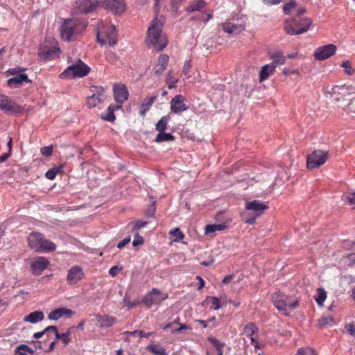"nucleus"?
I'll return each mask as SVG.
<instances>
[{
	"label": "nucleus",
	"mask_w": 355,
	"mask_h": 355,
	"mask_svg": "<svg viewBox=\"0 0 355 355\" xmlns=\"http://www.w3.org/2000/svg\"><path fill=\"white\" fill-rule=\"evenodd\" d=\"M162 21L155 18L148 28L146 42L153 45L158 51L163 50L168 44L166 35L162 33Z\"/></svg>",
	"instance_id": "1"
},
{
	"label": "nucleus",
	"mask_w": 355,
	"mask_h": 355,
	"mask_svg": "<svg viewBox=\"0 0 355 355\" xmlns=\"http://www.w3.org/2000/svg\"><path fill=\"white\" fill-rule=\"evenodd\" d=\"M272 302L279 311L284 315H289L288 310H293L299 306V300L280 292L272 295Z\"/></svg>",
	"instance_id": "2"
},
{
	"label": "nucleus",
	"mask_w": 355,
	"mask_h": 355,
	"mask_svg": "<svg viewBox=\"0 0 355 355\" xmlns=\"http://www.w3.org/2000/svg\"><path fill=\"white\" fill-rule=\"evenodd\" d=\"M351 88L346 85H327L324 88L326 97L339 103L344 101L351 94Z\"/></svg>",
	"instance_id": "3"
},
{
	"label": "nucleus",
	"mask_w": 355,
	"mask_h": 355,
	"mask_svg": "<svg viewBox=\"0 0 355 355\" xmlns=\"http://www.w3.org/2000/svg\"><path fill=\"white\" fill-rule=\"evenodd\" d=\"M90 71V68L82 60H78L75 63L69 66L64 72L60 74L62 78H73L75 77H84Z\"/></svg>",
	"instance_id": "4"
},
{
	"label": "nucleus",
	"mask_w": 355,
	"mask_h": 355,
	"mask_svg": "<svg viewBox=\"0 0 355 355\" xmlns=\"http://www.w3.org/2000/svg\"><path fill=\"white\" fill-rule=\"evenodd\" d=\"M97 39L101 44L114 46L117 42V33L114 25L103 26L97 33Z\"/></svg>",
	"instance_id": "5"
},
{
	"label": "nucleus",
	"mask_w": 355,
	"mask_h": 355,
	"mask_svg": "<svg viewBox=\"0 0 355 355\" xmlns=\"http://www.w3.org/2000/svg\"><path fill=\"white\" fill-rule=\"evenodd\" d=\"M329 157V152L317 150L307 156L306 166L309 169L313 170L323 165Z\"/></svg>",
	"instance_id": "6"
},
{
	"label": "nucleus",
	"mask_w": 355,
	"mask_h": 355,
	"mask_svg": "<svg viewBox=\"0 0 355 355\" xmlns=\"http://www.w3.org/2000/svg\"><path fill=\"white\" fill-rule=\"evenodd\" d=\"M0 110L8 114H15L21 112L24 108L13 99L1 94L0 95Z\"/></svg>",
	"instance_id": "7"
},
{
	"label": "nucleus",
	"mask_w": 355,
	"mask_h": 355,
	"mask_svg": "<svg viewBox=\"0 0 355 355\" xmlns=\"http://www.w3.org/2000/svg\"><path fill=\"white\" fill-rule=\"evenodd\" d=\"M78 23L76 19H67L60 28V34L63 40L70 41L73 34L78 33Z\"/></svg>",
	"instance_id": "8"
},
{
	"label": "nucleus",
	"mask_w": 355,
	"mask_h": 355,
	"mask_svg": "<svg viewBox=\"0 0 355 355\" xmlns=\"http://www.w3.org/2000/svg\"><path fill=\"white\" fill-rule=\"evenodd\" d=\"M337 47L333 44L317 48L314 52V58L317 60H326L336 53Z\"/></svg>",
	"instance_id": "9"
},
{
	"label": "nucleus",
	"mask_w": 355,
	"mask_h": 355,
	"mask_svg": "<svg viewBox=\"0 0 355 355\" xmlns=\"http://www.w3.org/2000/svg\"><path fill=\"white\" fill-rule=\"evenodd\" d=\"M85 278L83 269L79 266H73L69 270L66 281L69 285L77 284Z\"/></svg>",
	"instance_id": "10"
},
{
	"label": "nucleus",
	"mask_w": 355,
	"mask_h": 355,
	"mask_svg": "<svg viewBox=\"0 0 355 355\" xmlns=\"http://www.w3.org/2000/svg\"><path fill=\"white\" fill-rule=\"evenodd\" d=\"M60 52V49L57 46L50 47L44 44L40 46L38 55L40 58L44 60H53L58 57Z\"/></svg>",
	"instance_id": "11"
},
{
	"label": "nucleus",
	"mask_w": 355,
	"mask_h": 355,
	"mask_svg": "<svg viewBox=\"0 0 355 355\" xmlns=\"http://www.w3.org/2000/svg\"><path fill=\"white\" fill-rule=\"evenodd\" d=\"M49 265V260L44 257H37L32 259L31 263V271L33 275H40Z\"/></svg>",
	"instance_id": "12"
},
{
	"label": "nucleus",
	"mask_w": 355,
	"mask_h": 355,
	"mask_svg": "<svg viewBox=\"0 0 355 355\" xmlns=\"http://www.w3.org/2000/svg\"><path fill=\"white\" fill-rule=\"evenodd\" d=\"M184 97L180 94L173 97L171 102V110L175 114H180L188 110L189 107L184 103Z\"/></svg>",
	"instance_id": "13"
},
{
	"label": "nucleus",
	"mask_w": 355,
	"mask_h": 355,
	"mask_svg": "<svg viewBox=\"0 0 355 355\" xmlns=\"http://www.w3.org/2000/svg\"><path fill=\"white\" fill-rule=\"evenodd\" d=\"M259 331L258 327L252 322L248 323L243 328V334L250 338L251 344L254 345L256 349H258L259 344L257 342V335Z\"/></svg>",
	"instance_id": "14"
},
{
	"label": "nucleus",
	"mask_w": 355,
	"mask_h": 355,
	"mask_svg": "<svg viewBox=\"0 0 355 355\" xmlns=\"http://www.w3.org/2000/svg\"><path fill=\"white\" fill-rule=\"evenodd\" d=\"M268 208V206L259 200H254L245 203V209L256 213V216H259Z\"/></svg>",
	"instance_id": "15"
},
{
	"label": "nucleus",
	"mask_w": 355,
	"mask_h": 355,
	"mask_svg": "<svg viewBox=\"0 0 355 355\" xmlns=\"http://www.w3.org/2000/svg\"><path fill=\"white\" fill-rule=\"evenodd\" d=\"M76 6L81 13L92 12L98 7L94 0H78L76 3Z\"/></svg>",
	"instance_id": "16"
},
{
	"label": "nucleus",
	"mask_w": 355,
	"mask_h": 355,
	"mask_svg": "<svg viewBox=\"0 0 355 355\" xmlns=\"http://www.w3.org/2000/svg\"><path fill=\"white\" fill-rule=\"evenodd\" d=\"M105 8L114 13H122L125 11V4L123 0H107Z\"/></svg>",
	"instance_id": "17"
},
{
	"label": "nucleus",
	"mask_w": 355,
	"mask_h": 355,
	"mask_svg": "<svg viewBox=\"0 0 355 355\" xmlns=\"http://www.w3.org/2000/svg\"><path fill=\"white\" fill-rule=\"evenodd\" d=\"M160 294L161 292L159 290L153 288L150 293L145 295L141 303L144 304L148 308L151 307L154 303L160 304L162 300L156 298V296Z\"/></svg>",
	"instance_id": "18"
},
{
	"label": "nucleus",
	"mask_w": 355,
	"mask_h": 355,
	"mask_svg": "<svg viewBox=\"0 0 355 355\" xmlns=\"http://www.w3.org/2000/svg\"><path fill=\"white\" fill-rule=\"evenodd\" d=\"M312 24V20L309 18L304 19V26L299 28L298 30L295 29L291 25L288 24L284 27V30L288 35H300L303 33H305L308 31L310 26Z\"/></svg>",
	"instance_id": "19"
},
{
	"label": "nucleus",
	"mask_w": 355,
	"mask_h": 355,
	"mask_svg": "<svg viewBox=\"0 0 355 355\" xmlns=\"http://www.w3.org/2000/svg\"><path fill=\"white\" fill-rule=\"evenodd\" d=\"M114 94L115 101L119 103H123L128 97V89L123 85H114Z\"/></svg>",
	"instance_id": "20"
},
{
	"label": "nucleus",
	"mask_w": 355,
	"mask_h": 355,
	"mask_svg": "<svg viewBox=\"0 0 355 355\" xmlns=\"http://www.w3.org/2000/svg\"><path fill=\"white\" fill-rule=\"evenodd\" d=\"M222 26H223V30L225 33H227L229 34L237 35L244 31L245 27V24L242 23V24H233V23L226 22V23L223 24Z\"/></svg>",
	"instance_id": "21"
},
{
	"label": "nucleus",
	"mask_w": 355,
	"mask_h": 355,
	"mask_svg": "<svg viewBox=\"0 0 355 355\" xmlns=\"http://www.w3.org/2000/svg\"><path fill=\"white\" fill-rule=\"evenodd\" d=\"M73 314V312L69 309L62 307L56 309L48 315V318L51 320H58L61 317L64 315H67L68 317H71Z\"/></svg>",
	"instance_id": "22"
},
{
	"label": "nucleus",
	"mask_w": 355,
	"mask_h": 355,
	"mask_svg": "<svg viewBox=\"0 0 355 355\" xmlns=\"http://www.w3.org/2000/svg\"><path fill=\"white\" fill-rule=\"evenodd\" d=\"M44 236L39 232H32L29 234L28 238L29 247L37 251L39 246L41 245Z\"/></svg>",
	"instance_id": "23"
},
{
	"label": "nucleus",
	"mask_w": 355,
	"mask_h": 355,
	"mask_svg": "<svg viewBox=\"0 0 355 355\" xmlns=\"http://www.w3.org/2000/svg\"><path fill=\"white\" fill-rule=\"evenodd\" d=\"M275 69H276V64H275L273 63L265 64L264 66H263L261 68V69L259 71V82L261 83V82L267 80L270 75L273 74Z\"/></svg>",
	"instance_id": "24"
},
{
	"label": "nucleus",
	"mask_w": 355,
	"mask_h": 355,
	"mask_svg": "<svg viewBox=\"0 0 355 355\" xmlns=\"http://www.w3.org/2000/svg\"><path fill=\"white\" fill-rule=\"evenodd\" d=\"M168 56L166 54H162L159 56L157 63L153 68L155 75L160 76L163 73L168 64Z\"/></svg>",
	"instance_id": "25"
},
{
	"label": "nucleus",
	"mask_w": 355,
	"mask_h": 355,
	"mask_svg": "<svg viewBox=\"0 0 355 355\" xmlns=\"http://www.w3.org/2000/svg\"><path fill=\"white\" fill-rule=\"evenodd\" d=\"M96 319L101 328H107L112 327L116 322V318L108 315H96Z\"/></svg>",
	"instance_id": "26"
},
{
	"label": "nucleus",
	"mask_w": 355,
	"mask_h": 355,
	"mask_svg": "<svg viewBox=\"0 0 355 355\" xmlns=\"http://www.w3.org/2000/svg\"><path fill=\"white\" fill-rule=\"evenodd\" d=\"M159 96L157 92L155 93L153 96L146 97L144 102L141 103L139 110V114L141 116H144L146 113L149 110L153 103L157 100Z\"/></svg>",
	"instance_id": "27"
},
{
	"label": "nucleus",
	"mask_w": 355,
	"mask_h": 355,
	"mask_svg": "<svg viewBox=\"0 0 355 355\" xmlns=\"http://www.w3.org/2000/svg\"><path fill=\"white\" fill-rule=\"evenodd\" d=\"M105 95L103 94V90L98 92L96 94H93L87 98V104L89 107H94L98 104L103 103L105 100Z\"/></svg>",
	"instance_id": "28"
},
{
	"label": "nucleus",
	"mask_w": 355,
	"mask_h": 355,
	"mask_svg": "<svg viewBox=\"0 0 355 355\" xmlns=\"http://www.w3.org/2000/svg\"><path fill=\"white\" fill-rule=\"evenodd\" d=\"M24 82L31 83V80L28 78V76L24 73H20L17 75L14 78H11L8 80V85L10 87H17L19 85H22Z\"/></svg>",
	"instance_id": "29"
},
{
	"label": "nucleus",
	"mask_w": 355,
	"mask_h": 355,
	"mask_svg": "<svg viewBox=\"0 0 355 355\" xmlns=\"http://www.w3.org/2000/svg\"><path fill=\"white\" fill-rule=\"evenodd\" d=\"M44 318V315L42 311H35L26 315L24 318V321L35 324L43 320Z\"/></svg>",
	"instance_id": "30"
},
{
	"label": "nucleus",
	"mask_w": 355,
	"mask_h": 355,
	"mask_svg": "<svg viewBox=\"0 0 355 355\" xmlns=\"http://www.w3.org/2000/svg\"><path fill=\"white\" fill-rule=\"evenodd\" d=\"M36 252H52L54 251L56 248V245L53 242L43 239L42 241V244L40 246H39Z\"/></svg>",
	"instance_id": "31"
},
{
	"label": "nucleus",
	"mask_w": 355,
	"mask_h": 355,
	"mask_svg": "<svg viewBox=\"0 0 355 355\" xmlns=\"http://www.w3.org/2000/svg\"><path fill=\"white\" fill-rule=\"evenodd\" d=\"M345 204L355 208V191L345 193L342 196Z\"/></svg>",
	"instance_id": "32"
},
{
	"label": "nucleus",
	"mask_w": 355,
	"mask_h": 355,
	"mask_svg": "<svg viewBox=\"0 0 355 355\" xmlns=\"http://www.w3.org/2000/svg\"><path fill=\"white\" fill-rule=\"evenodd\" d=\"M270 58L273 61V64H284L286 62V58L280 51H275L270 53Z\"/></svg>",
	"instance_id": "33"
},
{
	"label": "nucleus",
	"mask_w": 355,
	"mask_h": 355,
	"mask_svg": "<svg viewBox=\"0 0 355 355\" xmlns=\"http://www.w3.org/2000/svg\"><path fill=\"white\" fill-rule=\"evenodd\" d=\"M171 119L169 115L162 116L155 125V130L159 132H164Z\"/></svg>",
	"instance_id": "34"
},
{
	"label": "nucleus",
	"mask_w": 355,
	"mask_h": 355,
	"mask_svg": "<svg viewBox=\"0 0 355 355\" xmlns=\"http://www.w3.org/2000/svg\"><path fill=\"white\" fill-rule=\"evenodd\" d=\"M205 6V2L203 0H196L192 2L187 8L186 10L188 13H191L197 10H200Z\"/></svg>",
	"instance_id": "35"
},
{
	"label": "nucleus",
	"mask_w": 355,
	"mask_h": 355,
	"mask_svg": "<svg viewBox=\"0 0 355 355\" xmlns=\"http://www.w3.org/2000/svg\"><path fill=\"white\" fill-rule=\"evenodd\" d=\"M226 228H227V225L225 223L207 225L205 227V234H210L216 231L224 230Z\"/></svg>",
	"instance_id": "36"
},
{
	"label": "nucleus",
	"mask_w": 355,
	"mask_h": 355,
	"mask_svg": "<svg viewBox=\"0 0 355 355\" xmlns=\"http://www.w3.org/2000/svg\"><path fill=\"white\" fill-rule=\"evenodd\" d=\"M175 139L174 136L171 133H166L164 132H159L155 139V141L157 143H160L163 141H171Z\"/></svg>",
	"instance_id": "37"
},
{
	"label": "nucleus",
	"mask_w": 355,
	"mask_h": 355,
	"mask_svg": "<svg viewBox=\"0 0 355 355\" xmlns=\"http://www.w3.org/2000/svg\"><path fill=\"white\" fill-rule=\"evenodd\" d=\"M120 107L118 105H110L107 108V113L105 115H102V119L107 121H113L116 117L114 112L116 109H119Z\"/></svg>",
	"instance_id": "38"
},
{
	"label": "nucleus",
	"mask_w": 355,
	"mask_h": 355,
	"mask_svg": "<svg viewBox=\"0 0 355 355\" xmlns=\"http://www.w3.org/2000/svg\"><path fill=\"white\" fill-rule=\"evenodd\" d=\"M334 319L331 315L322 316L318 320V325L321 328L331 326L334 324Z\"/></svg>",
	"instance_id": "39"
},
{
	"label": "nucleus",
	"mask_w": 355,
	"mask_h": 355,
	"mask_svg": "<svg viewBox=\"0 0 355 355\" xmlns=\"http://www.w3.org/2000/svg\"><path fill=\"white\" fill-rule=\"evenodd\" d=\"M148 349L155 355H167L165 349L158 345H150Z\"/></svg>",
	"instance_id": "40"
},
{
	"label": "nucleus",
	"mask_w": 355,
	"mask_h": 355,
	"mask_svg": "<svg viewBox=\"0 0 355 355\" xmlns=\"http://www.w3.org/2000/svg\"><path fill=\"white\" fill-rule=\"evenodd\" d=\"M327 298V293L324 288H318V295L315 297V301L318 304L319 306H322L324 300Z\"/></svg>",
	"instance_id": "41"
},
{
	"label": "nucleus",
	"mask_w": 355,
	"mask_h": 355,
	"mask_svg": "<svg viewBox=\"0 0 355 355\" xmlns=\"http://www.w3.org/2000/svg\"><path fill=\"white\" fill-rule=\"evenodd\" d=\"M16 352L19 354V355H28L29 354H33L34 353V350L31 349L26 345H19Z\"/></svg>",
	"instance_id": "42"
},
{
	"label": "nucleus",
	"mask_w": 355,
	"mask_h": 355,
	"mask_svg": "<svg viewBox=\"0 0 355 355\" xmlns=\"http://www.w3.org/2000/svg\"><path fill=\"white\" fill-rule=\"evenodd\" d=\"M170 234L174 237L173 241L179 242L184 238V234L180 231L178 227H176L170 231Z\"/></svg>",
	"instance_id": "43"
},
{
	"label": "nucleus",
	"mask_w": 355,
	"mask_h": 355,
	"mask_svg": "<svg viewBox=\"0 0 355 355\" xmlns=\"http://www.w3.org/2000/svg\"><path fill=\"white\" fill-rule=\"evenodd\" d=\"M124 334L129 335V336H137L139 338L149 337L153 334L152 332L145 333L142 330H135V331H125Z\"/></svg>",
	"instance_id": "44"
},
{
	"label": "nucleus",
	"mask_w": 355,
	"mask_h": 355,
	"mask_svg": "<svg viewBox=\"0 0 355 355\" xmlns=\"http://www.w3.org/2000/svg\"><path fill=\"white\" fill-rule=\"evenodd\" d=\"M71 334V331L69 329L67 332L63 334H60L56 332L55 338L57 339L61 340L65 345H67L70 342L69 336Z\"/></svg>",
	"instance_id": "45"
},
{
	"label": "nucleus",
	"mask_w": 355,
	"mask_h": 355,
	"mask_svg": "<svg viewBox=\"0 0 355 355\" xmlns=\"http://www.w3.org/2000/svg\"><path fill=\"white\" fill-rule=\"evenodd\" d=\"M208 340L216 349L218 352H223L222 348L224 347V343H220L218 339L214 337H209Z\"/></svg>",
	"instance_id": "46"
},
{
	"label": "nucleus",
	"mask_w": 355,
	"mask_h": 355,
	"mask_svg": "<svg viewBox=\"0 0 355 355\" xmlns=\"http://www.w3.org/2000/svg\"><path fill=\"white\" fill-rule=\"evenodd\" d=\"M341 67L344 69L345 72L347 75H353L355 72V69L352 67V64L349 61L343 62Z\"/></svg>",
	"instance_id": "47"
},
{
	"label": "nucleus",
	"mask_w": 355,
	"mask_h": 355,
	"mask_svg": "<svg viewBox=\"0 0 355 355\" xmlns=\"http://www.w3.org/2000/svg\"><path fill=\"white\" fill-rule=\"evenodd\" d=\"M207 300H210L212 304L211 309L218 310L220 308L219 299L216 297L210 296L207 297Z\"/></svg>",
	"instance_id": "48"
},
{
	"label": "nucleus",
	"mask_w": 355,
	"mask_h": 355,
	"mask_svg": "<svg viewBox=\"0 0 355 355\" xmlns=\"http://www.w3.org/2000/svg\"><path fill=\"white\" fill-rule=\"evenodd\" d=\"M177 82H178V80L174 78L172 76L171 71H168L167 73V77H166V83L168 84V88L169 89L174 88L175 87V83Z\"/></svg>",
	"instance_id": "49"
},
{
	"label": "nucleus",
	"mask_w": 355,
	"mask_h": 355,
	"mask_svg": "<svg viewBox=\"0 0 355 355\" xmlns=\"http://www.w3.org/2000/svg\"><path fill=\"white\" fill-rule=\"evenodd\" d=\"M345 110L347 114H355V98L351 99L350 102L345 107Z\"/></svg>",
	"instance_id": "50"
},
{
	"label": "nucleus",
	"mask_w": 355,
	"mask_h": 355,
	"mask_svg": "<svg viewBox=\"0 0 355 355\" xmlns=\"http://www.w3.org/2000/svg\"><path fill=\"white\" fill-rule=\"evenodd\" d=\"M146 224H147V222H146V221L135 220V221L130 222L129 223V225H133V230H139L141 228L146 226Z\"/></svg>",
	"instance_id": "51"
},
{
	"label": "nucleus",
	"mask_w": 355,
	"mask_h": 355,
	"mask_svg": "<svg viewBox=\"0 0 355 355\" xmlns=\"http://www.w3.org/2000/svg\"><path fill=\"white\" fill-rule=\"evenodd\" d=\"M296 3L294 1H290L284 6V12L285 14H290L293 9L296 8Z\"/></svg>",
	"instance_id": "52"
},
{
	"label": "nucleus",
	"mask_w": 355,
	"mask_h": 355,
	"mask_svg": "<svg viewBox=\"0 0 355 355\" xmlns=\"http://www.w3.org/2000/svg\"><path fill=\"white\" fill-rule=\"evenodd\" d=\"M144 242V238L139 235V232H137L135 234V239L132 241V245L136 247L142 245Z\"/></svg>",
	"instance_id": "53"
},
{
	"label": "nucleus",
	"mask_w": 355,
	"mask_h": 355,
	"mask_svg": "<svg viewBox=\"0 0 355 355\" xmlns=\"http://www.w3.org/2000/svg\"><path fill=\"white\" fill-rule=\"evenodd\" d=\"M123 302L129 309H132L139 304V302H131L127 296H125Z\"/></svg>",
	"instance_id": "54"
},
{
	"label": "nucleus",
	"mask_w": 355,
	"mask_h": 355,
	"mask_svg": "<svg viewBox=\"0 0 355 355\" xmlns=\"http://www.w3.org/2000/svg\"><path fill=\"white\" fill-rule=\"evenodd\" d=\"M40 151L43 155L51 156L53 153L52 146L42 147Z\"/></svg>",
	"instance_id": "55"
},
{
	"label": "nucleus",
	"mask_w": 355,
	"mask_h": 355,
	"mask_svg": "<svg viewBox=\"0 0 355 355\" xmlns=\"http://www.w3.org/2000/svg\"><path fill=\"white\" fill-rule=\"evenodd\" d=\"M304 19L305 18L302 19L301 21H298L297 19L293 18L291 19H287L286 22H290L291 24L299 25L301 26V28H302L304 26Z\"/></svg>",
	"instance_id": "56"
},
{
	"label": "nucleus",
	"mask_w": 355,
	"mask_h": 355,
	"mask_svg": "<svg viewBox=\"0 0 355 355\" xmlns=\"http://www.w3.org/2000/svg\"><path fill=\"white\" fill-rule=\"evenodd\" d=\"M282 73L283 74L287 76V75H290V74H296V75H300V72L297 69H287V68H284L283 70H282Z\"/></svg>",
	"instance_id": "57"
},
{
	"label": "nucleus",
	"mask_w": 355,
	"mask_h": 355,
	"mask_svg": "<svg viewBox=\"0 0 355 355\" xmlns=\"http://www.w3.org/2000/svg\"><path fill=\"white\" fill-rule=\"evenodd\" d=\"M186 329H191V327L187 326L184 324H180V327L177 329H173L171 331V332L173 334H176V333H179V332L182 331V330H186Z\"/></svg>",
	"instance_id": "58"
},
{
	"label": "nucleus",
	"mask_w": 355,
	"mask_h": 355,
	"mask_svg": "<svg viewBox=\"0 0 355 355\" xmlns=\"http://www.w3.org/2000/svg\"><path fill=\"white\" fill-rule=\"evenodd\" d=\"M121 269V267L119 268L116 266H114L110 269L109 273L111 276L115 277Z\"/></svg>",
	"instance_id": "59"
},
{
	"label": "nucleus",
	"mask_w": 355,
	"mask_h": 355,
	"mask_svg": "<svg viewBox=\"0 0 355 355\" xmlns=\"http://www.w3.org/2000/svg\"><path fill=\"white\" fill-rule=\"evenodd\" d=\"M25 69L22 68V67H17V68H15V69H10L9 70H8L7 73L10 74V75H18L17 73L21 72V71H23Z\"/></svg>",
	"instance_id": "60"
},
{
	"label": "nucleus",
	"mask_w": 355,
	"mask_h": 355,
	"mask_svg": "<svg viewBox=\"0 0 355 355\" xmlns=\"http://www.w3.org/2000/svg\"><path fill=\"white\" fill-rule=\"evenodd\" d=\"M191 68V61L189 60L186 62L183 67V73L187 75L189 72L190 69Z\"/></svg>",
	"instance_id": "61"
},
{
	"label": "nucleus",
	"mask_w": 355,
	"mask_h": 355,
	"mask_svg": "<svg viewBox=\"0 0 355 355\" xmlns=\"http://www.w3.org/2000/svg\"><path fill=\"white\" fill-rule=\"evenodd\" d=\"M130 241V237L128 236L125 239H124L123 241L119 242L117 245V248H123L125 245H126L128 243H129Z\"/></svg>",
	"instance_id": "62"
},
{
	"label": "nucleus",
	"mask_w": 355,
	"mask_h": 355,
	"mask_svg": "<svg viewBox=\"0 0 355 355\" xmlns=\"http://www.w3.org/2000/svg\"><path fill=\"white\" fill-rule=\"evenodd\" d=\"M45 176L47 179L52 180L55 178L56 175L54 173V171L50 168L46 173Z\"/></svg>",
	"instance_id": "63"
},
{
	"label": "nucleus",
	"mask_w": 355,
	"mask_h": 355,
	"mask_svg": "<svg viewBox=\"0 0 355 355\" xmlns=\"http://www.w3.org/2000/svg\"><path fill=\"white\" fill-rule=\"evenodd\" d=\"M346 328L349 331L351 335L355 336V325L350 323L346 326Z\"/></svg>",
	"instance_id": "64"
}]
</instances>
